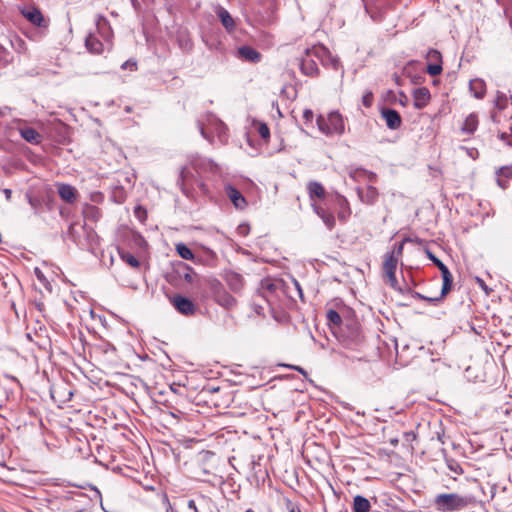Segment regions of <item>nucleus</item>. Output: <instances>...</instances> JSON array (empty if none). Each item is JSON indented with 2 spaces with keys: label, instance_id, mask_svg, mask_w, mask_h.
I'll use <instances>...</instances> for the list:
<instances>
[{
  "label": "nucleus",
  "instance_id": "obj_1",
  "mask_svg": "<svg viewBox=\"0 0 512 512\" xmlns=\"http://www.w3.org/2000/svg\"><path fill=\"white\" fill-rule=\"evenodd\" d=\"M434 505L439 512H459L481 508L480 502L473 495H461L457 493H441L434 498Z\"/></svg>",
  "mask_w": 512,
  "mask_h": 512
},
{
  "label": "nucleus",
  "instance_id": "obj_2",
  "mask_svg": "<svg viewBox=\"0 0 512 512\" xmlns=\"http://www.w3.org/2000/svg\"><path fill=\"white\" fill-rule=\"evenodd\" d=\"M326 54H328V49L324 46L307 49L305 55L302 56L299 61L301 73L312 78L319 76L320 70L316 59L320 60L322 64H326L323 59V56Z\"/></svg>",
  "mask_w": 512,
  "mask_h": 512
},
{
  "label": "nucleus",
  "instance_id": "obj_3",
  "mask_svg": "<svg viewBox=\"0 0 512 512\" xmlns=\"http://www.w3.org/2000/svg\"><path fill=\"white\" fill-rule=\"evenodd\" d=\"M317 125L319 130L327 136L341 135L345 131L343 117L337 111L329 113L327 117L319 115L317 117Z\"/></svg>",
  "mask_w": 512,
  "mask_h": 512
},
{
  "label": "nucleus",
  "instance_id": "obj_4",
  "mask_svg": "<svg viewBox=\"0 0 512 512\" xmlns=\"http://www.w3.org/2000/svg\"><path fill=\"white\" fill-rule=\"evenodd\" d=\"M208 289L213 300L224 309L230 310L236 307L237 300L232 296L217 279L208 280Z\"/></svg>",
  "mask_w": 512,
  "mask_h": 512
},
{
  "label": "nucleus",
  "instance_id": "obj_5",
  "mask_svg": "<svg viewBox=\"0 0 512 512\" xmlns=\"http://www.w3.org/2000/svg\"><path fill=\"white\" fill-rule=\"evenodd\" d=\"M426 255L428 259L431 260L440 270L443 279L442 295H447L451 290L453 284V276L451 272L449 271L448 267L439 258H437L430 250H426Z\"/></svg>",
  "mask_w": 512,
  "mask_h": 512
},
{
  "label": "nucleus",
  "instance_id": "obj_6",
  "mask_svg": "<svg viewBox=\"0 0 512 512\" xmlns=\"http://www.w3.org/2000/svg\"><path fill=\"white\" fill-rule=\"evenodd\" d=\"M365 10L374 21H381L384 10L390 7L389 0H362Z\"/></svg>",
  "mask_w": 512,
  "mask_h": 512
},
{
  "label": "nucleus",
  "instance_id": "obj_7",
  "mask_svg": "<svg viewBox=\"0 0 512 512\" xmlns=\"http://www.w3.org/2000/svg\"><path fill=\"white\" fill-rule=\"evenodd\" d=\"M172 306L184 316H192L196 312V306L192 300L180 294L170 297Z\"/></svg>",
  "mask_w": 512,
  "mask_h": 512
},
{
  "label": "nucleus",
  "instance_id": "obj_8",
  "mask_svg": "<svg viewBox=\"0 0 512 512\" xmlns=\"http://www.w3.org/2000/svg\"><path fill=\"white\" fill-rule=\"evenodd\" d=\"M22 15L34 26L47 28L49 20L46 19L37 7H27L21 11Z\"/></svg>",
  "mask_w": 512,
  "mask_h": 512
},
{
  "label": "nucleus",
  "instance_id": "obj_9",
  "mask_svg": "<svg viewBox=\"0 0 512 512\" xmlns=\"http://www.w3.org/2000/svg\"><path fill=\"white\" fill-rule=\"evenodd\" d=\"M236 57L254 64L259 63L262 60V54L255 48L248 45L239 47L236 52Z\"/></svg>",
  "mask_w": 512,
  "mask_h": 512
},
{
  "label": "nucleus",
  "instance_id": "obj_10",
  "mask_svg": "<svg viewBox=\"0 0 512 512\" xmlns=\"http://www.w3.org/2000/svg\"><path fill=\"white\" fill-rule=\"evenodd\" d=\"M381 117L385 121L387 127L391 130L399 129L402 125V118L398 111L391 108H383Z\"/></svg>",
  "mask_w": 512,
  "mask_h": 512
},
{
  "label": "nucleus",
  "instance_id": "obj_11",
  "mask_svg": "<svg viewBox=\"0 0 512 512\" xmlns=\"http://www.w3.org/2000/svg\"><path fill=\"white\" fill-rule=\"evenodd\" d=\"M224 280L229 289L235 294H239L244 288V278L239 273L227 271L224 274Z\"/></svg>",
  "mask_w": 512,
  "mask_h": 512
},
{
  "label": "nucleus",
  "instance_id": "obj_12",
  "mask_svg": "<svg viewBox=\"0 0 512 512\" xmlns=\"http://www.w3.org/2000/svg\"><path fill=\"white\" fill-rule=\"evenodd\" d=\"M334 204L337 207V216L339 220L345 222L352 213L348 200L344 196L336 194L334 197Z\"/></svg>",
  "mask_w": 512,
  "mask_h": 512
},
{
  "label": "nucleus",
  "instance_id": "obj_13",
  "mask_svg": "<svg viewBox=\"0 0 512 512\" xmlns=\"http://www.w3.org/2000/svg\"><path fill=\"white\" fill-rule=\"evenodd\" d=\"M225 191H226L228 198L231 200V202L237 209L242 210L247 206V201H246L245 197L234 186L227 185L225 187Z\"/></svg>",
  "mask_w": 512,
  "mask_h": 512
},
{
  "label": "nucleus",
  "instance_id": "obj_14",
  "mask_svg": "<svg viewBox=\"0 0 512 512\" xmlns=\"http://www.w3.org/2000/svg\"><path fill=\"white\" fill-rule=\"evenodd\" d=\"M312 209L322 219L323 223L329 230H332L335 227L336 221L332 212L315 203H312Z\"/></svg>",
  "mask_w": 512,
  "mask_h": 512
},
{
  "label": "nucleus",
  "instance_id": "obj_15",
  "mask_svg": "<svg viewBox=\"0 0 512 512\" xmlns=\"http://www.w3.org/2000/svg\"><path fill=\"white\" fill-rule=\"evenodd\" d=\"M414 98V107L416 109H423L427 106L430 101L431 94L428 88L420 87L414 90L413 92Z\"/></svg>",
  "mask_w": 512,
  "mask_h": 512
},
{
  "label": "nucleus",
  "instance_id": "obj_16",
  "mask_svg": "<svg viewBox=\"0 0 512 512\" xmlns=\"http://www.w3.org/2000/svg\"><path fill=\"white\" fill-rule=\"evenodd\" d=\"M86 49L94 55H100L104 51L103 43L93 33H89L85 38Z\"/></svg>",
  "mask_w": 512,
  "mask_h": 512
},
{
  "label": "nucleus",
  "instance_id": "obj_17",
  "mask_svg": "<svg viewBox=\"0 0 512 512\" xmlns=\"http://www.w3.org/2000/svg\"><path fill=\"white\" fill-rule=\"evenodd\" d=\"M357 194L360 200L368 205L374 204L379 196L378 190L374 186H367L366 190H362L360 188L357 189Z\"/></svg>",
  "mask_w": 512,
  "mask_h": 512
},
{
  "label": "nucleus",
  "instance_id": "obj_18",
  "mask_svg": "<svg viewBox=\"0 0 512 512\" xmlns=\"http://www.w3.org/2000/svg\"><path fill=\"white\" fill-rule=\"evenodd\" d=\"M215 13L220 19L224 28L228 32H232L235 28V22L230 13L222 6H218L215 10Z\"/></svg>",
  "mask_w": 512,
  "mask_h": 512
},
{
  "label": "nucleus",
  "instance_id": "obj_19",
  "mask_svg": "<svg viewBox=\"0 0 512 512\" xmlns=\"http://www.w3.org/2000/svg\"><path fill=\"white\" fill-rule=\"evenodd\" d=\"M307 192L311 201H314L315 198L323 199L325 197V189L317 181H310L307 184Z\"/></svg>",
  "mask_w": 512,
  "mask_h": 512
},
{
  "label": "nucleus",
  "instance_id": "obj_20",
  "mask_svg": "<svg viewBox=\"0 0 512 512\" xmlns=\"http://www.w3.org/2000/svg\"><path fill=\"white\" fill-rule=\"evenodd\" d=\"M497 175V184L502 188L506 189L508 187V180L512 177V165L511 166H503L499 168L496 172Z\"/></svg>",
  "mask_w": 512,
  "mask_h": 512
},
{
  "label": "nucleus",
  "instance_id": "obj_21",
  "mask_svg": "<svg viewBox=\"0 0 512 512\" xmlns=\"http://www.w3.org/2000/svg\"><path fill=\"white\" fill-rule=\"evenodd\" d=\"M194 178V175L191 173L190 169L187 166L181 168L179 172V177L177 180V184L179 185L181 191L188 195L186 185Z\"/></svg>",
  "mask_w": 512,
  "mask_h": 512
},
{
  "label": "nucleus",
  "instance_id": "obj_22",
  "mask_svg": "<svg viewBox=\"0 0 512 512\" xmlns=\"http://www.w3.org/2000/svg\"><path fill=\"white\" fill-rule=\"evenodd\" d=\"M20 135L23 139L31 144H39L41 142V135L32 127H24L20 129Z\"/></svg>",
  "mask_w": 512,
  "mask_h": 512
},
{
  "label": "nucleus",
  "instance_id": "obj_23",
  "mask_svg": "<svg viewBox=\"0 0 512 512\" xmlns=\"http://www.w3.org/2000/svg\"><path fill=\"white\" fill-rule=\"evenodd\" d=\"M58 194L64 201L72 203L76 198V190L69 184H60L58 186Z\"/></svg>",
  "mask_w": 512,
  "mask_h": 512
},
{
  "label": "nucleus",
  "instance_id": "obj_24",
  "mask_svg": "<svg viewBox=\"0 0 512 512\" xmlns=\"http://www.w3.org/2000/svg\"><path fill=\"white\" fill-rule=\"evenodd\" d=\"M469 88L475 98L481 99L484 97L486 92V84L482 79L477 78L471 80L469 83Z\"/></svg>",
  "mask_w": 512,
  "mask_h": 512
},
{
  "label": "nucleus",
  "instance_id": "obj_25",
  "mask_svg": "<svg viewBox=\"0 0 512 512\" xmlns=\"http://www.w3.org/2000/svg\"><path fill=\"white\" fill-rule=\"evenodd\" d=\"M56 395L59 397L60 402H68L71 400L73 396L72 390L67 388L65 385L62 386H55L51 390V396L52 398H55Z\"/></svg>",
  "mask_w": 512,
  "mask_h": 512
},
{
  "label": "nucleus",
  "instance_id": "obj_26",
  "mask_svg": "<svg viewBox=\"0 0 512 512\" xmlns=\"http://www.w3.org/2000/svg\"><path fill=\"white\" fill-rule=\"evenodd\" d=\"M397 265H398V257L396 255H394V252L387 253L385 255V260L383 263L384 274L387 275V274L396 273Z\"/></svg>",
  "mask_w": 512,
  "mask_h": 512
},
{
  "label": "nucleus",
  "instance_id": "obj_27",
  "mask_svg": "<svg viewBox=\"0 0 512 512\" xmlns=\"http://www.w3.org/2000/svg\"><path fill=\"white\" fill-rule=\"evenodd\" d=\"M478 127V117L475 113L469 114L461 128L462 132L466 134H473Z\"/></svg>",
  "mask_w": 512,
  "mask_h": 512
},
{
  "label": "nucleus",
  "instance_id": "obj_28",
  "mask_svg": "<svg viewBox=\"0 0 512 512\" xmlns=\"http://www.w3.org/2000/svg\"><path fill=\"white\" fill-rule=\"evenodd\" d=\"M371 508L370 502L367 498L357 495L353 499V512H369Z\"/></svg>",
  "mask_w": 512,
  "mask_h": 512
},
{
  "label": "nucleus",
  "instance_id": "obj_29",
  "mask_svg": "<svg viewBox=\"0 0 512 512\" xmlns=\"http://www.w3.org/2000/svg\"><path fill=\"white\" fill-rule=\"evenodd\" d=\"M96 27L99 33L105 38L108 39L109 35L112 33L110 24L108 20L103 15H97L96 18Z\"/></svg>",
  "mask_w": 512,
  "mask_h": 512
},
{
  "label": "nucleus",
  "instance_id": "obj_30",
  "mask_svg": "<svg viewBox=\"0 0 512 512\" xmlns=\"http://www.w3.org/2000/svg\"><path fill=\"white\" fill-rule=\"evenodd\" d=\"M177 273L180 277H182L187 283H192L194 279V271L193 269L184 263H179L177 267Z\"/></svg>",
  "mask_w": 512,
  "mask_h": 512
},
{
  "label": "nucleus",
  "instance_id": "obj_31",
  "mask_svg": "<svg viewBox=\"0 0 512 512\" xmlns=\"http://www.w3.org/2000/svg\"><path fill=\"white\" fill-rule=\"evenodd\" d=\"M190 165L194 170H196V172L200 173L206 170L207 166H210L211 164L199 156H192L190 158Z\"/></svg>",
  "mask_w": 512,
  "mask_h": 512
},
{
  "label": "nucleus",
  "instance_id": "obj_32",
  "mask_svg": "<svg viewBox=\"0 0 512 512\" xmlns=\"http://www.w3.org/2000/svg\"><path fill=\"white\" fill-rule=\"evenodd\" d=\"M176 251L178 255L184 260L194 259V254L192 250L184 243H178L176 245Z\"/></svg>",
  "mask_w": 512,
  "mask_h": 512
},
{
  "label": "nucleus",
  "instance_id": "obj_33",
  "mask_svg": "<svg viewBox=\"0 0 512 512\" xmlns=\"http://www.w3.org/2000/svg\"><path fill=\"white\" fill-rule=\"evenodd\" d=\"M326 318H327L328 324L333 325L335 327H339L342 322L341 316L334 309H329L327 311Z\"/></svg>",
  "mask_w": 512,
  "mask_h": 512
},
{
  "label": "nucleus",
  "instance_id": "obj_34",
  "mask_svg": "<svg viewBox=\"0 0 512 512\" xmlns=\"http://www.w3.org/2000/svg\"><path fill=\"white\" fill-rule=\"evenodd\" d=\"M111 197H112L114 202H116L118 204H121L126 199V191H125V189L123 187L116 186L112 190Z\"/></svg>",
  "mask_w": 512,
  "mask_h": 512
},
{
  "label": "nucleus",
  "instance_id": "obj_35",
  "mask_svg": "<svg viewBox=\"0 0 512 512\" xmlns=\"http://www.w3.org/2000/svg\"><path fill=\"white\" fill-rule=\"evenodd\" d=\"M119 254H120L121 259L124 262H126L127 264H129L131 267L138 268L140 266L139 260L131 253L125 252V251H120Z\"/></svg>",
  "mask_w": 512,
  "mask_h": 512
},
{
  "label": "nucleus",
  "instance_id": "obj_36",
  "mask_svg": "<svg viewBox=\"0 0 512 512\" xmlns=\"http://www.w3.org/2000/svg\"><path fill=\"white\" fill-rule=\"evenodd\" d=\"M445 461L448 469L454 474L461 475L464 473L463 468L461 467L460 463L457 460L453 458H446Z\"/></svg>",
  "mask_w": 512,
  "mask_h": 512
},
{
  "label": "nucleus",
  "instance_id": "obj_37",
  "mask_svg": "<svg viewBox=\"0 0 512 512\" xmlns=\"http://www.w3.org/2000/svg\"><path fill=\"white\" fill-rule=\"evenodd\" d=\"M507 96L505 93L498 91L495 99V105L498 109L503 110L507 107Z\"/></svg>",
  "mask_w": 512,
  "mask_h": 512
},
{
  "label": "nucleus",
  "instance_id": "obj_38",
  "mask_svg": "<svg viewBox=\"0 0 512 512\" xmlns=\"http://www.w3.org/2000/svg\"><path fill=\"white\" fill-rule=\"evenodd\" d=\"M426 58L432 63H442L441 53L436 49H429Z\"/></svg>",
  "mask_w": 512,
  "mask_h": 512
},
{
  "label": "nucleus",
  "instance_id": "obj_39",
  "mask_svg": "<svg viewBox=\"0 0 512 512\" xmlns=\"http://www.w3.org/2000/svg\"><path fill=\"white\" fill-rule=\"evenodd\" d=\"M323 59L326 63L325 65H330L334 70H338L341 66L340 61L337 58L331 56L329 52L323 56Z\"/></svg>",
  "mask_w": 512,
  "mask_h": 512
},
{
  "label": "nucleus",
  "instance_id": "obj_40",
  "mask_svg": "<svg viewBox=\"0 0 512 512\" xmlns=\"http://www.w3.org/2000/svg\"><path fill=\"white\" fill-rule=\"evenodd\" d=\"M386 277L388 279V283L391 286V288H393L396 291H399L400 293H405V289H403L402 287H400L398 285V281L396 279V273L387 274Z\"/></svg>",
  "mask_w": 512,
  "mask_h": 512
},
{
  "label": "nucleus",
  "instance_id": "obj_41",
  "mask_svg": "<svg viewBox=\"0 0 512 512\" xmlns=\"http://www.w3.org/2000/svg\"><path fill=\"white\" fill-rule=\"evenodd\" d=\"M442 70V63H431L427 66V73L431 76L439 75Z\"/></svg>",
  "mask_w": 512,
  "mask_h": 512
},
{
  "label": "nucleus",
  "instance_id": "obj_42",
  "mask_svg": "<svg viewBox=\"0 0 512 512\" xmlns=\"http://www.w3.org/2000/svg\"><path fill=\"white\" fill-rule=\"evenodd\" d=\"M257 131H258L259 135L261 136V138H263L264 140H268L269 139V137H270V129L267 126L266 123H260L259 126H258Z\"/></svg>",
  "mask_w": 512,
  "mask_h": 512
},
{
  "label": "nucleus",
  "instance_id": "obj_43",
  "mask_svg": "<svg viewBox=\"0 0 512 512\" xmlns=\"http://www.w3.org/2000/svg\"><path fill=\"white\" fill-rule=\"evenodd\" d=\"M404 242H414V243H420V239L419 238H415V239H412V238H405L403 240L402 243H400L396 248L395 250L393 251L394 252V255L397 254V256H400L402 254V251H403V244Z\"/></svg>",
  "mask_w": 512,
  "mask_h": 512
},
{
  "label": "nucleus",
  "instance_id": "obj_44",
  "mask_svg": "<svg viewBox=\"0 0 512 512\" xmlns=\"http://www.w3.org/2000/svg\"><path fill=\"white\" fill-rule=\"evenodd\" d=\"M373 93L371 91H367L363 97H362V104L366 107V108H369L372 106L373 104Z\"/></svg>",
  "mask_w": 512,
  "mask_h": 512
},
{
  "label": "nucleus",
  "instance_id": "obj_45",
  "mask_svg": "<svg viewBox=\"0 0 512 512\" xmlns=\"http://www.w3.org/2000/svg\"><path fill=\"white\" fill-rule=\"evenodd\" d=\"M26 198L28 203L33 207L35 210L38 209L41 206V201L38 197L32 196L31 194L27 193Z\"/></svg>",
  "mask_w": 512,
  "mask_h": 512
},
{
  "label": "nucleus",
  "instance_id": "obj_46",
  "mask_svg": "<svg viewBox=\"0 0 512 512\" xmlns=\"http://www.w3.org/2000/svg\"><path fill=\"white\" fill-rule=\"evenodd\" d=\"M215 130H216L219 138H222V137L226 136L227 127H226V125L223 122L217 121L216 122Z\"/></svg>",
  "mask_w": 512,
  "mask_h": 512
},
{
  "label": "nucleus",
  "instance_id": "obj_47",
  "mask_svg": "<svg viewBox=\"0 0 512 512\" xmlns=\"http://www.w3.org/2000/svg\"><path fill=\"white\" fill-rule=\"evenodd\" d=\"M499 138L504 141L507 145L512 146V127L510 128V132H502L499 135Z\"/></svg>",
  "mask_w": 512,
  "mask_h": 512
},
{
  "label": "nucleus",
  "instance_id": "obj_48",
  "mask_svg": "<svg viewBox=\"0 0 512 512\" xmlns=\"http://www.w3.org/2000/svg\"><path fill=\"white\" fill-rule=\"evenodd\" d=\"M446 295H442V292L439 296L436 297H427L424 299V301L428 302L431 305H437Z\"/></svg>",
  "mask_w": 512,
  "mask_h": 512
},
{
  "label": "nucleus",
  "instance_id": "obj_49",
  "mask_svg": "<svg viewBox=\"0 0 512 512\" xmlns=\"http://www.w3.org/2000/svg\"><path fill=\"white\" fill-rule=\"evenodd\" d=\"M405 292H409L411 294L412 297L418 299V300H422L424 301V299H426V296L417 292V291H413L411 290L410 288L406 287L405 289Z\"/></svg>",
  "mask_w": 512,
  "mask_h": 512
},
{
  "label": "nucleus",
  "instance_id": "obj_50",
  "mask_svg": "<svg viewBox=\"0 0 512 512\" xmlns=\"http://www.w3.org/2000/svg\"><path fill=\"white\" fill-rule=\"evenodd\" d=\"M286 507H287L288 512H301L298 505H296L295 503H293L290 500H287Z\"/></svg>",
  "mask_w": 512,
  "mask_h": 512
},
{
  "label": "nucleus",
  "instance_id": "obj_51",
  "mask_svg": "<svg viewBox=\"0 0 512 512\" xmlns=\"http://www.w3.org/2000/svg\"><path fill=\"white\" fill-rule=\"evenodd\" d=\"M314 113L311 109H305L303 112V119L305 122H312Z\"/></svg>",
  "mask_w": 512,
  "mask_h": 512
},
{
  "label": "nucleus",
  "instance_id": "obj_52",
  "mask_svg": "<svg viewBox=\"0 0 512 512\" xmlns=\"http://www.w3.org/2000/svg\"><path fill=\"white\" fill-rule=\"evenodd\" d=\"M237 230L239 234L246 236L249 232V226L247 224H241L238 226Z\"/></svg>",
  "mask_w": 512,
  "mask_h": 512
},
{
  "label": "nucleus",
  "instance_id": "obj_53",
  "mask_svg": "<svg viewBox=\"0 0 512 512\" xmlns=\"http://www.w3.org/2000/svg\"><path fill=\"white\" fill-rule=\"evenodd\" d=\"M476 282L478 283L479 287L482 288L486 294H489V289L487 287V285L485 284L484 280H482L481 278L477 277L476 278Z\"/></svg>",
  "mask_w": 512,
  "mask_h": 512
},
{
  "label": "nucleus",
  "instance_id": "obj_54",
  "mask_svg": "<svg viewBox=\"0 0 512 512\" xmlns=\"http://www.w3.org/2000/svg\"><path fill=\"white\" fill-rule=\"evenodd\" d=\"M128 67H133L134 69H136V62H131L130 60L124 62L121 66L122 69H126Z\"/></svg>",
  "mask_w": 512,
  "mask_h": 512
},
{
  "label": "nucleus",
  "instance_id": "obj_55",
  "mask_svg": "<svg viewBox=\"0 0 512 512\" xmlns=\"http://www.w3.org/2000/svg\"><path fill=\"white\" fill-rule=\"evenodd\" d=\"M187 506L190 510H193L194 512H198L196 502L194 500H189L187 503Z\"/></svg>",
  "mask_w": 512,
  "mask_h": 512
},
{
  "label": "nucleus",
  "instance_id": "obj_56",
  "mask_svg": "<svg viewBox=\"0 0 512 512\" xmlns=\"http://www.w3.org/2000/svg\"><path fill=\"white\" fill-rule=\"evenodd\" d=\"M3 193H4V195H5L6 200H8V201H9V200L11 199V197H12V190H11V189H8V188H5V189L3 190Z\"/></svg>",
  "mask_w": 512,
  "mask_h": 512
},
{
  "label": "nucleus",
  "instance_id": "obj_57",
  "mask_svg": "<svg viewBox=\"0 0 512 512\" xmlns=\"http://www.w3.org/2000/svg\"><path fill=\"white\" fill-rule=\"evenodd\" d=\"M199 129H200V133L203 136V138L211 141L210 137L207 135V133L205 132V129L203 128V126L200 123H199Z\"/></svg>",
  "mask_w": 512,
  "mask_h": 512
},
{
  "label": "nucleus",
  "instance_id": "obj_58",
  "mask_svg": "<svg viewBox=\"0 0 512 512\" xmlns=\"http://www.w3.org/2000/svg\"><path fill=\"white\" fill-rule=\"evenodd\" d=\"M109 350H111V351H115V348H114V346H113V345H111V344L107 343V344H105V349H104V351H105V352H108Z\"/></svg>",
  "mask_w": 512,
  "mask_h": 512
},
{
  "label": "nucleus",
  "instance_id": "obj_59",
  "mask_svg": "<svg viewBox=\"0 0 512 512\" xmlns=\"http://www.w3.org/2000/svg\"><path fill=\"white\" fill-rule=\"evenodd\" d=\"M206 390H207L208 392H212V393H214V392H218V391L220 390V388H219V387H214V386H213V387H208Z\"/></svg>",
  "mask_w": 512,
  "mask_h": 512
},
{
  "label": "nucleus",
  "instance_id": "obj_60",
  "mask_svg": "<svg viewBox=\"0 0 512 512\" xmlns=\"http://www.w3.org/2000/svg\"><path fill=\"white\" fill-rule=\"evenodd\" d=\"M293 369L297 370L298 372L302 373V374H306V372L304 371V369L300 366H293L292 367Z\"/></svg>",
  "mask_w": 512,
  "mask_h": 512
},
{
  "label": "nucleus",
  "instance_id": "obj_61",
  "mask_svg": "<svg viewBox=\"0 0 512 512\" xmlns=\"http://www.w3.org/2000/svg\"><path fill=\"white\" fill-rule=\"evenodd\" d=\"M198 186L202 191H206V185L203 182H199Z\"/></svg>",
  "mask_w": 512,
  "mask_h": 512
},
{
  "label": "nucleus",
  "instance_id": "obj_62",
  "mask_svg": "<svg viewBox=\"0 0 512 512\" xmlns=\"http://www.w3.org/2000/svg\"><path fill=\"white\" fill-rule=\"evenodd\" d=\"M90 210H92V211H93V212H95V213H98V210H97L95 207H93V206H92V207H90Z\"/></svg>",
  "mask_w": 512,
  "mask_h": 512
},
{
  "label": "nucleus",
  "instance_id": "obj_63",
  "mask_svg": "<svg viewBox=\"0 0 512 512\" xmlns=\"http://www.w3.org/2000/svg\"><path fill=\"white\" fill-rule=\"evenodd\" d=\"M244 512H255L253 509L249 508V509H246Z\"/></svg>",
  "mask_w": 512,
  "mask_h": 512
},
{
  "label": "nucleus",
  "instance_id": "obj_64",
  "mask_svg": "<svg viewBox=\"0 0 512 512\" xmlns=\"http://www.w3.org/2000/svg\"><path fill=\"white\" fill-rule=\"evenodd\" d=\"M296 286H297L299 292L301 293V289H300L299 283L296 282Z\"/></svg>",
  "mask_w": 512,
  "mask_h": 512
}]
</instances>
